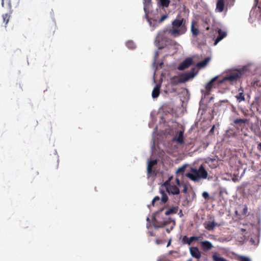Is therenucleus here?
I'll list each match as a JSON object with an SVG mask.
<instances>
[{
    "mask_svg": "<svg viewBox=\"0 0 261 261\" xmlns=\"http://www.w3.org/2000/svg\"><path fill=\"white\" fill-rule=\"evenodd\" d=\"M200 245L202 250L204 252H206L211 250L213 247V245L212 243L208 241L200 242Z\"/></svg>",
    "mask_w": 261,
    "mask_h": 261,
    "instance_id": "9d476101",
    "label": "nucleus"
},
{
    "mask_svg": "<svg viewBox=\"0 0 261 261\" xmlns=\"http://www.w3.org/2000/svg\"><path fill=\"white\" fill-rule=\"evenodd\" d=\"M247 122V119H236L233 120L234 126L238 130L240 128L242 129L244 127Z\"/></svg>",
    "mask_w": 261,
    "mask_h": 261,
    "instance_id": "6e6552de",
    "label": "nucleus"
},
{
    "mask_svg": "<svg viewBox=\"0 0 261 261\" xmlns=\"http://www.w3.org/2000/svg\"><path fill=\"white\" fill-rule=\"evenodd\" d=\"M193 63V60L190 58L186 59L182 62H181L178 66V69L179 70H183L188 68Z\"/></svg>",
    "mask_w": 261,
    "mask_h": 261,
    "instance_id": "0eeeda50",
    "label": "nucleus"
},
{
    "mask_svg": "<svg viewBox=\"0 0 261 261\" xmlns=\"http://www.w3.org/2000/svg\"><path fill=\"white\" fill-rule=\"evenodd\" d=\"M190 171L186 174V176L194 182H199L201 179H206L208 176L207 172L202 165L198 169L191 168Z\"/></svg>",
    "mask_w": 261,
    "mask_h": 261,
    "instance_id": "f03ea898",
    "label": "nucleus"
},
{
    "mask_svg": "<svg viewBox=\"0 0 261 261\" xmlns=\"http://www.w3.org/2000/svg\"><path fill=\"white\" fill-rule=\"evenodd\" d=\"M173 226H172L170 228H167L166 231L168 233H170L171 230L173 229Z\"/></svg>",
    "mask_w": 261,
    "mask_h": 261,
    "instance_id": "ea45409f",
    "label": "nucleus"
},
{
    "mask_svg": "<svg viewBox=\"0 0 261 261\" xmlns=\"http://www.w3.org/2000/svg\"><path fill=\"white\" fill-rule=\"evenodd\" d=\"M218 36L215 40V42L214 43V45H217L219 41H220L226 36V33L225 32L222 31L221 29L218 30Z\"/></svg>",
    "mask_w": 261,
    "mask_h": 261,
    "instance_id": "dca6fc26",
    "label": "nucleus"
},
{
    "mask_svg": "<svg viewBox=\"0 0 261 261\" xmlns=\"http://www.w3.org/2000/svg\"><path fill=\"white\" fill-rule=\"evenodd\" d=\"M144 5V10L146 15H147L149 12L150 8L151 6V0H143Z\"/></svg>",
    "mask_w": 261,
    "mask_h": 261,
    "instance_id": "6ab92c4d",
    "label": "nucleus"
},
{
    "mask_svg": "<svg viewBox=\"0 0 261 261\" xmlns=\"http://www.w3.org/2000/svg\"><path fill=\"white\" fill-rule=\"evenodd\" d=\"M214 162L217 163L216 159H212V158H207L205 162V163H207V164H210V163L213 164L212 165H210V167L212 168H214L217 167V164H214Z\"/></svg>",
    "mask_w": 261,
    "mask_h": 261,
    "instance_id": "bb28decb",
    "label": "nucleus"
},
{
    "mask_svg": "<svg viewBox=\"0 0 261 261\" xmlns=\"http://www.w3.org/2000/svg\"><path fill=\"white\" fill-rule=\"evenodd\" d=\"M155 243L158 245H160L161 244H163L164 243V242L163 240H159V239H156Z\"/></svg>",
    "mask_w": 261,
    "mask_h": 261,
    "instance_id": "e433bc0d",
    "label": "nucleus"
},
{
    "mask_svg": "<svg viewBox=\"0 0 261 261\" xmlns=\"http://www.w3.org/2000/svg\"><path fill=\"white\" fill-rule=\"evenodd\" d=\"M167 17H168L167 15H164L162 16V17H161V18L160 19V22L163 21L164 20H165L167 18Z\"/></svg>",
    "mask_w": 261,
    "mask_h": 261,
    "instance_id": "c9c22d12",
    "label": "nucleus"
},
{
    "mask_svg": "<svg viewBox=\"0 0 261 261\" xmlns=\"http://www.w3.org/2000/svg\"><path fill=\"white\" fill-rule=\"evenodd\" d=\"M212 259L213 261H228L225 258L221 257L218 252H214L212 255Z\"/></svg>",
    "mask_w": 261,
    "mask_h": 261,
    "instance_id": "412c9836",
    "label": "nucleus"
},
{
    "mask_svg": "<svg viewBox=\"0 0 261 261\" xmlns=\"http://www.w3.org/2000/svg\"><path fill=\"white\" fill-rule=\"evenodd\" d=\"M38 174H39V172H38V171H36V172H35V175H34V176H35V175H38Z\"/></svg>",
    "mask_w": 261,
    "mask_h": 261,
    "instance_id": "de8ad7c7",
    "label": "nucleus"
},
{
    "mask_svg": "<svg viewBox=\"0 0 261 261\" xmlns=\"http://www.w3.org/2000/svg\"><path fill=\"white\" fill-rule=\"evenodd\" d=\"M178 215H179V216H180V217H181L182 216H183V214H182V211H181V210H180V212H179V213H178Z\"/></svg>",
    "mask_w": 261,
    "mask_h": 261,
    "instance_id": "37998d69",
    "label": "nucleus"
},
{
    "mask_svg": "<svg viewBox=\"0 0 261 261\" xmlns=\"http://www.w3.org/2000/svg\"><path fill=\"white\" fill-rule=\"evenodd\" d=\"M183 192L185 193H186L187 192V187L186 186H185V187H184V189L183 190Z\"/></svg>",
    "mask_w": 261,
    "mask_h": 261,
    "instance_id": "79ce46f5",
    "label": "nucleus"
},
{
    "mask_svg": "<svg viewBox=\"0 0 261 261\" xmlns=\"http://www.w3.org/2000/svg\"><path fill=\"white\" fill-rule=\"evenodd\" d=\"M244 212H245V213H246V212L247 211V207L245 208L244 209Z\"/></svg>",
    "mask_w": 261,
    "mask_h": 261,
    "instance_id": "09e8293b",
    "label": "nucleus"
},
{
    "mask_svg": "<svg viewBox=\"0 0 261 261\" xmlns=\"http://www.w3.org/2000/svg\"><path fill=\"white\" fill-rule=\"evenodd\" d=\"M195 71V68H193L189 72L182 74L179 77L176 76L173 77L171 79V84L176 85L179 83H182L188 81L190 79L194 77L196 74Z\"/></svg>",
    "mask_w": 261,
    "mask_h": 261,
    "instance_id": "7ed1b4c3",
    "label": "nucleus"
},
{
    "mask_svg": "<svg viewBox=\"0 0 261 261\" xmlns=\"http://www.w3.org/2000/svg\"><path fill=\"white\" fill-rule=\"evenodd\" d=\"M172 29H166L159 33L158 38L161 41H165V36L169 34L174 37H177L184 34L186 31V20L182 18L181 19H175L172 22Z\"/></svg>",
    "mask_w": 261,
    "mask_h": 261,
    "instance_id": "f257e3e1",
    "label": "nucleus"
},
{
    "mask_svg": "<svg viewBox=\"0 0 261 261\" xmlns=\"http://www.w3.org/2000/svg\"><path fill=\"white\" fill-rule=\"evenodd\" d=\"M215 80L216 78H214L206 84L205 88L207 91L210 92L213 86V83Z\"/></svg>",
    "mask_w": 261,
    "mask_h": 261,
    "instance_id": "a878e982",
    "label": "nucleus"
},
{
    "mask_svg": "<svg viewBox=\"0 0 261 261\" xmlns=\"http://www.w3.org/2000/svg\"><path fill=\"white\" fill-rule=\"evenodd\" d=\"M167 191L169 194L177 195L179 193V189L175 185H168L166 187Z\"/></svg>",
    "mask_w": 261,
    "mask_h": 261,
    "instance_id": "9b49d317",
    "label": "nucleus"
},
{
    "mask_svg": "<svg viewBox=\"0 0 261 261\" xmlns=\"http://www.w3.org/2000/svg\"><path fill=\"white\" fill-rule=\"evenodd\" d=\"M173 141L177 142L179 144H182L184 142V132L180 130L177 132V135L173 138Z\"/></svg>",
    "mask_w": 261,
    "mask_h": 261,
    "instance_id": "f8f14e48",
    "label": "nucleus"
},
{
    "mask_svg": "<svg viewBox=\"0 0 261 261\" xmlns=\"http://www.w3.org/2000/svg\"><path fill=\"white\" fill-rule=\"evenodd\" d=\"M202 238L200 236H193L190 238H188L187 236H184L182 239V242L184 244H187L190 245L192 242L194 241H198Z\"/></svg>",
    "mask_w": 261,
    "mask_h": 261,
    "instance_id": "1a4fd4ad",
    "label": "nucleus"
},
{
    "mask_svg": "<svg viewBox=\"0 0 261 261\" xmlns=\"http://www.w3.org/2000/svg\"><path fill=\"white\" fill-rule=\"evenodd\" d=\"M160 85H156L153 88L152 92V96L153 98H157L160 93Z\"/></svg>",
    "mask_w": 261,
    "mask_h": 261,
    "instance_id": "4be33fe9",
    "label": "nucleus"
},
{
    "mask_svg": "<svg viewBox=\"0 0 261 261\" xmlns=\"http://www.w3.org/2000/svg\"><path fill=\"white\" fill-rule=\"evenodd\" d=\"M257 149H258L259 150L261 151V142H260V143H259L258 144V145H257Z\"/></svg>",
    "mask_w": 261,
    "mask_h": 261,
    "instance_id": "a19ab883",
    "label": "nucleus"
},
{
    "mask_svg": "<svg viewBox=\"0 0 261 261\" xmlns=\"http://www.w3.org/2000/svg\"><path fill=\"white\" fill-rule=\"evenodd\" d=\"M218 225L215 221L208 222L205 224V228L208 230H213Z\"/></svg>",
    "mask_w": 261,
    "mask_h": 261,
    "instance_id": "5701e85b",
    "label": "nucleus"
},
{
    "mask_svg": "<svg viewBox=\"0 0 261 261\" xmlns=\"http://www.w3.org/2000/svg\"><path fill=\"white\" fill-rule=\"evenodd\" d=\"M240 261H250V260L248 257H242L240 259Z\"/></svg>",
    "mask_w": 261,
    "mask_h": 261,
    "instance_id": "4c0bfd02",
    "label": "nucleus"
},
{
    "mask_svg": "<svg viewBox=\"0 0 261 261\" xmlns=\"http://www.w3.org/2000/svg\"><path fill=\"white\" fill-rule=\"evenodd\" d=\"M243 71L241 70H233L228 73L226 76L223 77L220 83H223L226 81L230 84L236 82L243 75Z\"/></svg>",
    "mask_w": 261,
    "mask_h": 261,
    "instance_id": "20e7f679",
    "label": "nucleus"
},
{
    "mask_svg": "<svg viewBox=\"0 0 261 261\" xmlns=\"http://www.w3.org/2000/svg\"><path fill=\"white\" fill-rule=\"evenodd\" d=\"M126 45L128 48L131 49H133L136 47V45L133 41H128L126 42Z\"/></svg>",
    "mask_w": 261,
    "mask_h": 261,
    "instance_id": "c756f323",
    "label": "nucleus"
},
{
    "mask_svg": "<svg viewBox=\"0 0 261 261\" xmlns=\"http://www.w3.org/2000/svg\"><path fill=\"white\" fill-rule=\"evenodd\" d=\"M225 3L224 0H218L216 4V10L219 12H222L224 10Z\"/></svg>",
    "mask_w": 261,
    "mask_h": 261,
    "instance_id": "aec40b11",
    "label": "nucleus"
},
{
    "mask_svg": "<svg viewBox=\"0 0 261 261\" xmlns=\"http://www.w3.org/2000/svg\"><path fill=\"white\" fill-rule=\"evenodd\" d=\"M176 180V184H177L178 186H180V180H179L178 178H176V180Z\"/></svg>",
    "mask_w": 261,
    "mask_h": 261,
    "instance_id": "58836bf2",
    "label": "nucleus"
},
{
    "mask_svg": "<svg viewBox=\"0 0 261 261\" xmlns=\"http://www.w3.org/2000/svg\"><path fill=\"white\" fill-rule=\"evenodd\" d=\"M191 255L197 259L201 257V252L199 249L196 247H191L190 249Z\"/></svg>",
    "mask_w": 261,
    "mask_h": 261,
    "instance_id": "4468645a",
    "label": "nucleus"
},
{
    "mask_svg": "<svg viewBox=\"0 0 261 261\" xmlns=\"http://www.w3.org/2000/svg\"><path fill=\"white\" fill-rule=\"evenodd\" d=\"M19 0H2V5L4 7L5 4L9 10L11 9L12 5H17Z\"/></svg>",
    "mask_w": 261,
    "mask_h": 261,
    "instance_id": "ddd939ff",
    "label": "nucleus"
},
{
    "mask_svg": "<svg viewBox=\"0 0 261 261\" xmlns=\"http://www.w3.org/2000/svg\"><path fill=\"white\" fill-rule=\"evenodd\" d=\"M157 164V161L156 160L149 161L147 165V174L148 176H150L152 173V167Z\"/></svg>",
    "mask_w": 261,
    "mask_h": 261,
    "instance_id": "f3484780",
    "label": "nucleus"
},
{
    "mask_svg": "<svg viewBox=\"0 0 261 261\" xmlns=\"http://www.w3.org/2000/svg\"><path fill=\"white\" fill-rule=\"evenodd\" d=\"M149 233H150V236H154L152 232H149Z\"/></svg>",
    "mask_w": 261,
    "mask_h": 261,
    "instance_id": "c03bdc74",
    "label": "nucleus"
},
{
    "mask_svg": "<svg viewBox=\"0 0 261 261\" xmlns=\"http://www.w3.org/2000/svg\"><path fill=\"white\" fill-rule=\"evenodd\" d=\"M239 93L235 96L237 101L239 102H241L243 101H245V98L244 94V90L242 87H240L238 90Z\"/></svg>",
    "mask_w": 261,
    "mask_h": 261,
    "instance_id": "2eb2a0df",
    "label": "nucleus"
},
{
    "mask_svg": "<svg viewBox=\"0 0 261 261\" xmlns=\"http://www.w3.org/2000/svg\"><path fill=\"white\" fill-rule=\"evenodd\" d=\"M186 168V165H182V166L178 168L176 171V174L177 175H179L180 174H181V175H182L184 172L185 171Z\"/></svg>",
    "mask_w": 261,
    "mask_h": 261,
    "instance_id": "c85d7f7f",
    "label": "nucleus"
},
{
    "mask_svg": "<svg viewBox=\"0 0 261 261\" xmlns=\"http://www.w3.org/2000/svg\"><path fill=\"white\" fill-rule=\"evenodd\" d=\"M10 17V15L8 14H5L3 15V22H5L6 24L8 23Z\"/></svg>",
    "mask_w": 261,
    "mask_h": 261,
    "instance_id": "7c9ffc66",
    "label": "nucleus"
},
{
    "mask_svg": "<svg viewBox=\"0 0 261 261\" xmlns=\"http://www.w3.org/2000/svg\"><path fill=\"white\" fill-rule=\"evenodd\" d=\"M161 193L162 194V197L161 200L160 197L156 196L154 197L152 200V205L153 206H154L155 204L158 205V203L165 204L167 202L168 197L167 194L163 190L161 191Z\"/></svg>",
    "mask_w": 261,
    "mask_h": 261,
    "instance_id": "423d86ee",
    "label": "nucleus"
},
{
    "mask_svg": "<svg viewBox=\"0 0 261 261\" xmlns=\"http://www.w3.org/2000/svg\"><path fill=\"white\" fill-rule=\"evenodd\" d=\"M254 3L256 6L258 8L261 9V0H254Z\"/></svg>",
    "mask_w": 261,
    "mask_h": 261,
    "instance_id": "473e14b6",
    "label": "nucleus"
},
{
    "mask_svg": "<svg viewBox=\"0 0 261 261\" xmlns=\"http://www.w3.org/2000/svg\"><path fill=\"white\" fill-rule=\"evenodd\" d=\"M191 32L193 35L197 36L199 34V30L194 26V22H192L191 24Z\"/></svg>",
    "mask_w": 261,
    "mask_h": 261,
    "instance_id": "cd10ccee",
    "label": "nucleus"
},
{
    "mask_svg": "<svg viewBox=\"0 0 261 261\" xmlns=\"http://www.w3.org/2000/svg\"><path fill=\"white\" fill-rule=\"evenodd\" d=\"M170 243H171V240H170L168 243V244H167V247H168L170 245Z\"/></svg>",
    "mask_w": 261,
    "mask_h": 261,
    "instance_id": "a18cd8bd",
    "label": "nucleus"
},
{
    "mask_svg": "<svg viewBox=\"0 0 261 261\" xmlns=\"http://www.w3.org/2000/svg\"><path fill=\"white\" fill-rule=\"evenodd\" d=\"M157 5L159 7L162 8H167L169 7L170 1V0H156Z\"/></svg>",
    "mask_w": 261,
    "mask_h": 261,
    "instance_id": "a211bd4d",
    "label": "nucleus"
},
{
    "mask_svg": "<svg viewBox=\"0 0 261 261\" xmlns=\"http://www.w3.org/2000/svg\"><path fill=\"white\" fill-rule=\"evenodd\" d=\"M214 126H213V127L211 129L210 132H212L214 129Z\"/></svg>",
    "mask_w": 261,
    "mask_h": 261,
    "instance_id": "49530a36",
    "label": "nucleus"
},
{
    "mask_svg": "<svg viewBox=\"0 0 261 261\" xmlns=\"http://www.w3.org/2000/svg\"><path fill=\"white\" fill-rule=\"evenodd\" d=\"M164 208H161L159 211L155 212L152 216V221L154 223V227L156 228L163 227L169 223V221L162 220L161 215L164 211Z\"/></svg>",
    "mask_w": 261,
    "mask_h": 261,
    "instance_id": "39448f33",
    "label": "nucleus"
},
{
    "mask_svg": "<svg viewBox=\"0 0 261 261\" xmlns=\"http://www.w3.org/2000/svg\"><path fill=\"white\" fill-rule=\"evenodd\" d=\"M202 196L205 199H207L209 198V194L207 192H203L202 193Z\"/></svg>",
    "mask_w": 261,
    "mask_h": 261,
    "instance_id": "f704fd0d",
    "label": "nucleus"
},
{
    "mask_svg": "<svg viewBox=\"0 0 261 261\" xmlns=\"http://www.w3.org/2000/svg\"><path fill=\"white\" fill-rule=\"evenodd\" d=\"M178 206H173L170 208L165 213V215H169L172 214H176L178 211Z\"/></svg>",
    "mask_w": 261,
    "mask_h": 261,
    "instance_id": "393cba45",
    "label": "nucleus"
},
{
    "mask_svg": "<svg viewBox=\"0 0 261 261\" xmlns=\"http://www.w3.org/2000/svg\"><path fill=\"white\" fill-rule=\"evenodd\" d=\"M210 58L206 57V58L204 59V60L198 62L197 64V66L199 68L204 67L208 63V62L210 61Z\"/></svg>",
    "mask_w": 261,
    "mask_h": 261,
    "instance_id": "b1692460",
    "label": "nucleus"
},
{
    "mask_svg": "<svg viewBox=\"0 0 261 261\" xmlns=\"http://www.w3.org/2000/svg\"><path fill=\"white\" fill-rule=\"evenodd\" d=\"M254 134L255 135L260 137L261 136V132L260 130V128H258L257 129H255Z\"/></svg>",
    "mask_w": 261,
    "mask_h": 261,
    "instance_id": "72a5a7b5",
    "label": "nucleus"
},
{
    "mask_svg": "<svg viewBox=\"0 0 261 261\" xmlns=\"http://www.w3.org/2000/svg\"><path fill=\"white\" fill-rule=\"evenodd\" d=\"M158 261H172V260L169 259V258H168L165 256H161L158 259Z\"/></svg>",
    "mask_w": 261,
    "mask_h": 261,
    "instance_id": "2f4dec72",
    "label": "nucleus"
}]
</instances>
